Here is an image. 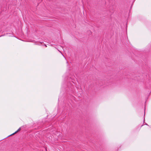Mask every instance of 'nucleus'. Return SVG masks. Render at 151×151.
<instances>
[{
    "mask_svg": "<svg viewBox=\"0 0 151 151\" xmlns=\"http://www.w3.org/2000/svg\"><path fill=\"white\" fill-rule=\"evenodd\" d=\"M58 51L60 52H61L59 50H58Z\"/></svg>",
    "mask_w": 151,
    "mask_h": 151,
    "instance_id": "obj_3",
    "label": "nucleus"
},
{
    "mask_svg": "<svg viewBox=\"0 0 151 151\" xmlns=\"http://www.w3.org/2000/svg\"><path fill=\"white\" fill-rule=\"evenodd\" d=\"M21 129V128L20 127L18 129L17 131L16 132H15L13 134H14L15 133H17Z\"/></svg>",
    "mask_w": 151,
    "mask_h": 151,
    "instance_id": "obj_1",
    "label": "nucleus"
},
{
    "mask_svg": "<svg viewBox=\"0 0 151 151\" xmlns=\"http://www.w3.org/2000/svg\"><path fill=\"white\" fill-rule=\"evenodd\" d=\"M145 125H148L147 124H145Z\"/></svg>",
    "mask_w": 151,
    "mask_h": 151,
    "instance_id": "obj_2",
    "label": "nucleus"
}]
</instances>
